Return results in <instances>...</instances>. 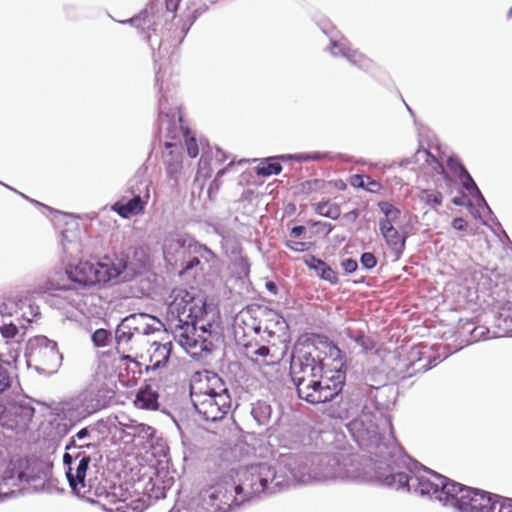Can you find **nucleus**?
I'll return each mask as SVG.
<instances>
[{"instance_id":"nucleus-29","label":"nucleus","mask_w":512,"mask_h":512,"mask_svg":"<svg viewBox=\"0 0 512 512\" xmlns=\"http://www.w3.org/2000/svg\"><path fill=\"white\" fill-rule=\"evenodd\" d=\"M134 319H128V317H125L121 323L117 326L115 331V339L117 342V350L125 352L128 348V344L133 338V336L136 334L135 331H133L134 326Z\"/></svg>"},{"instance_id":"nucleus-40","label":"nucleus","mask_w":512,"mask_h":512,"mask_svg":"<svg viewBox=\"0 0 512 512\" xmlns=\"http://www.w3.org/2000/svg\"><path fill=\"white\" fill-rule=\"evenodd\" d=\"M149 198H143L142 196L132 195V198L123 204L118 213L123 217H128L131 214H138L144 210Z\"/></svg>"},{"instance_id":"nucleus-31","label":"nucleus","mask_w":512,"mask_h":512,"mask_svg":"<svg viewBox=\"0 0 512 512\" xmlns=\"http://www.w3.org/2000/svg\"><path fill=\"white\" fill-rule=\"evenodd\" d=\"M24 461H10L7 468L5 469L2 482L6 486H21L23 483V477L26 475L23 473Z\"/></svg>"},{"instance_id":"nucleus-14","label":"nucleus","mask_w":512,"mask_h":512,"mask_svg":"<svg viewBox=\"0 0 512 512\" xmlns=\"http://www.w3.org/2000/svg\"><path fill=\"white\" fill-rule=\"evenodd\" d=\"M346 382V370L326 368L317 380L306 402L311 404L332 402L342 392Z\"/></svg>"},{"instance_id":"nucleus-50","label":"nucleus","mask_w":512,"mask_h":512,"mask_svg":"<svg viewBox=\"0 0 512 512\" xmlns=\"http://www.w3.org/2000/svg\"><path fill=\"white\" fill-rule=\"evenodd\" d=\"M378 207L380 211L385 215V218L382 220H388L391 224H393V222L400 217L401 211L389 201H380L378 203Z\"/></svg>"},{"instance_id":"nucleus-3","label":"nucleus","mask_w":512,"mask_h":512,"mask_svg":"<svg viewBox=\"0 0 512 512\" xmlns=\"http://www.w3.org/2000/svg\"><path fill=\"white\" fill-rule=\"evenodd\" d=\"M296 464L291 467L296 484L326 481L376 482V469L370 453L359 456L353 453H313L297 455L288 453ZM373 459L376 458L372 455Z\"/></svg>"},{"instance_id":"nucleus-21","label":"nucleus","mask_w":512,"mask_h":512,"mask_svg":"<svg viewBox=\"0 0 512 512\" xmlns=\"http://www.w3.org/2000/svg\"><path fill=\"white\" fill-rule=\"evenodd\" d=\"M182 151L181 141H166L165 149L162 153L163 163L166 167L167 175L178 183V175L182 169Z\"/></svg>"},{"instance_id":"nucleus-10","label":"nucleus","mask_w":512,"mask_h":512,"mask_svg":"<svg viewBox=\"0 0 512 512\" xmlns=\"http://www.w3.org/2000/svg\"><path fill=\"white\" fill-rule=\"evenodd\" d=\"M102 458L101 452H65L63 464L67 467L66 478L69 486L78 496L91 499L90 495L94 489V483L89 477L90 464L97 466Z\"/></svg>"},{"instance_id":"nucleus-43","label":"nucleus","mask_w":512,"mask_h":512,"mask_svg":"<svg viewBox=\"0 0 512 512\" xmlns=\"http://www.w3.org/2000/svg\"><path fill=\"white\" fill-rule=\"evenodd\" d=\"M188 254H197L206 263H210L215 258V254L206 245L194 239L188 240Z\"/></svg>"},{"instance_id":"nucleus-11","label":"nucleus","mask_w":512,"mask_h":512,"mask_svg":"<svg viewBox=\"0 0 512 512\" xmlns=\"http://www.w3.org/2000/svg\"><path fill=\"white\" fill-rule=\"evenodd\" d=\"M25 357L28 367L45 375L57 372L63 360L57 343L43 335L28 340Z\"/></svg>"},{"instance_id":"nucleus-42","label":"nucleus","mask_w":512,"mask_h":512,"mask_svg":"<svg viewBox=\"0 0 512 512\" xmlns=\"http://www.w3.org/2000/svg\"><path fill=\"white\" fill-rule=\"evenodd\" d=\"M281 171L282 166L276 157L265 158L257 167V174L261 176L278 175Z\"/></svg>"},{"instance_id":"nucleus-26","label":"nucleus","mask_w":512,"mask_h":512,"mask_svg":"<svg viewBox=\"0 0 512 512\" xmlns=\"http://www.w3.org/2000/svg\"><path fill=\"white\" fill-rule=\"evenodd\" d=\"M119 425L121 426L120 429L124 433V436L129 437L131 441H134L136 438L142 441H149L154 437L156 432L152 426L139 423L135 420H129L128 423L119 422Z\"/></svg>"},{"instance_id":"nucleus-18","label":"nucleus","mask_w":512,"mask_h":512,"mask_svg":"<svg viewBox=\"0 0 512 512\" xmlns=\"http://www.w3.org/2000/svg\"><path fill=\"white\" fill-rule=\"evenodd\" d=\"M123 24H130L141 31L146 33V40L149 42L150 47L154 50L155 42L153 36L157 37V26L160 24V16L154 12V7L151 5L150 8H146L134 17L122 21Z\"/></svg>"},{"instance_id":"nucleus-28","label":"nucleus","mask_w":512,"mask_h":512,"mask_svg":"<svg viewBox=\"0 0 512 512\" xmlns=\"http://www.w3.org/2000/svg\"><path fill=\"white\" fill-rule=\"evenodd\" d=\"M341 335L355 342L356 345L361 348L363 354L373 353L377 350L374 339L366 335L365 332L360 329H354L348 326L341 331Z\"/></svg>"},{"instance_id":"nucleus-33","label":"nucleus","mask_w":512,"mask_h":512,"mask_svg":"<svg viewBox=\"0 0 512 512\" xmlns=\"http://www.w3.org/2000/svg\"><path fill=\"white\" fill-rule=\"evenodd\" d=\"M158 393L150 386L140 388L136 394L135 404L137 407L146 410L158 409Z\"/></svg>"},{"instance_id":"nucleus-38","label":"nucleus","mask_w":512,"mask_h":512,"mask_svg":"<svg viewBox=\"0 0 512 512\" xmlns=\"http://www.w3.org/2000/svg\"><path fill=\"white\" fill-rule=\"evenodd\" d=\"M415 162L424 161L431 168V171L437 174L446 175L443 164L427 149H419L414 155Z\"/></svg>"},{"instance_id":"nucleus-53","label":"nucleus","mask_w":512,"mask_h":512,"mask_svg":"<svg viewBox=\"0 0 512 512\" xmlns=\"http://www.w3.org/2000/svg\"><path fill=\"white\" fill-rule=\"evenodd\" d=\"M200 265V258L197 254H186L180 262V275L187 274Z\"/></svg>"},{"instance_id":"nucleus-7","label":"nucleus","mask_w":512,"mask_h":512,"mask_svg":"<svg viewBox=\"0 0 512 512\" xmlns=\"http://www.w3.org/2000/svg\"><path fill=\"white\" fill-rule=\"evenodd\" d=\"M156 85L159 86L160 97L158 100V129L161 136L167 140L181 141V136L185 139L188 155L195 158L199 154V148L194 136H189L190 131L182 124V115L180 107L175 104L172 106L169 96L163 91L160 83V68L156 71Z\"/></svg>"},{"instance_id":"nucleus-22","label":"nucleus","mask_w":512,"mask_h":512,"mask_svg":"<svg viewBox=\"0 0 512 512\" xmlns=\"http://www.w3.org/2000/svg\"><path fill=\"white\" fill-rule=\"evenodd\" d=\"M379 230L395 260H399L406 247V236L401 234L388 220L379 221Z\"/></svg>"},{"instance_id":"nucleus-35","label":"nucleus","mask_w":512,"mask_h":512,"mask_svg":"<svg viewBox=\"0 0 512 512\" xmlns=\"http://www.w3.org/2000/svg\"><path fill=\"white\" fill-rule=\"evenodd\" d=\"M171 353V343H163L157 344L153 353L150 356L151 365L147 368H151L152 370H157L162 367H165L168 363L169 357Z\"/></svg>"},{"instance_id":"nucleus-16","label":"nucleus","mask_w":512,"mask_h":512,"mask_svg":"<svg viewBox=\"0 0 512 512\" xmlns=\"http://www.w3.org/2000/svg\"><path fill=\"white\" fill-rule=\"evenodd\" d=\"M323 32L330 39L329 51L334 57H344L352 65L366 71L373 67V62L358 50L352 49L348 39L342 36L335 28H332L331 31L324 29Z\"/></svg>"},{"instance_id":"nucleus-52","label":"nucleus","mask_w":512,"mask_h":512,"mask_svg":"<svg viewBox=\"0 0 512 512\" xmlns=\"http://www.w3.org/2000/svg\"><path fill=\"white\" fill-rule=\"evenodd\" d=\"M315 272L319 278L329 282L332 285L339 283V278L336 272L325 261H323V266L317 268Z\"/></svg>"},{"instance_id":"nucleus-48","label":"nucleus","mask_w":512,"mask_h":512,"mask_svg":"<svg viewBox=\"0 0 512 512\" xmlns=\"http://www.w3.org/2000/svg\"><path fill=\"white\" fill-rule=\"evenodd\" d=\"M60 243L62 246V251L67 259L76 257L80 253L79 242L76 240L68 239L67 234L64 232L61 234Z\"/></svg>"},{"instance_id":"nucleus-19","label":"nucleus","mask_w":512,"mask_h":512,"mask_svg":"<svg viewBox=\"0 0 512 512\" xmlns=\"http://www.w3.org/2000/svg\"><path fill=\"white\" fill-rule=\"evenodd\" d=\"M50 472V469L43 462L26 460L23 467V473L26 474L23 477V483L30 485L35 492L44 491L47 489L46 483L49 480Z\"/></svg>"},{"instance_id":"nucleus-27","label":"nucleus","mask_w":512,"mask_h":512,"mask_svg":"<svg viewBox=\"0 0 512 512\" xmlns=\"http://www.w3.org/2000/svg\"><path fill=\"white\" fill-rule=\"evenodd\" d=\"M163 254L168 263L177 265L178 259L176 256L180 254L183 257L188 254V240L173 236L167 237L163 244Z\"/></svg>"},{"instance_id":"nucleus-13","label":"nucleus","mask_w":512,"mask_h":512,"mask_svg":"<svg viewBox=\"0 0 512 512\" xmlns=\"http://www.w3.org/2000/svg\"><path fill=\"white\" fill-rule=\"evenodd\" d=\"M194 6L195 3L191 2L187 5V8L183 13V17L177 18L176 15H174L173 21L169 24L166 23L167 35L165 38H162L157 42L158 54L160 57L165 54L173 53L174 49L183 42L188 31L198 17L208 10V5L204 3L200 4L198 7Z\"/></svg>"},{"instance_id":"nucleus-9","label":"nucleus","mask_w":512,"mask_h":512,"mask_svg":"<svg viewBox=\"0 0 512 512\" xmlns=\"http://www.w3.org/2000/svg\"><path fill=\"white\" fill-rule=\"evenodd\" d=\"M167 306L168 329L190 322H202L207 315L206 298L195 291L175 288L169 295Z\"/></svg>"},{"instance_id":"nucleus-24","label":"nucleus","mask_w":512,"mask_h":512,"mask_svg":"<svg viewBox=\"0 0 512 512\" xmlns=\"http://www.w3.org/2000/svg\"><path fill=\"white\" fill-rule=\"evenodd\" d=\"M92 412L81 399L72 400L64 410L65 418L69 420L70 424H60L59 431L64 435L68 434L76 423L88 417Z\"/></svg>"},{"instance_id":"nucleus-44","label":"nucleus","mask_w":512,"mask_h":512,"mask_svg":"<svg viewBox=\"0 0 512 512\" xmlns=\"http://www.w3.org/2000/svg\"><path fill=\"white\" fill-rule=\"evenodd\" d=\"M315 213L333 220L340 217L341 210L339 205L330 203L329 201H322L315 205Z\"/></svg>"},{"instance_id":"nucleus-6","label":"nucleus","mask_w":512,"mask_h":512,"mask_svg":"<svg viewBox=\"0 0 512 512\" xmlns=\"http://www.w3.org/2000/svg\"><path fill=\"white\" fill-rule=\"evenodd\" d=\"M191 401L200 418L205 422L221 421L231 410V396L220 376L211 373L207 376L205 388L191 390Z\"/></svg>"},{"instance_id":"nucleus-64","label":"nucleus","mask_w":512,"mask_h":512,"mask_svg":"<svg viewBox=\"0 0 512 512\" xmlns=\"http://www.w3.org/2000/svg\"><path fill=\"white\" fill-rule=\"evenodd\" d=\"M322 184H323V181H322V180L314 179V180H312V181H307V182H305V184H304V188H307L308 190H311V189H318V188H321V187H322Z\"/></svg>"},{"instance_id":"nucleus-23","label":"nucleus","mask_w":512,"mask_h":512,"mask_svg":"<svg viewBox=\"0 0 512 512\" xmlns=\"http://www.w3.org/2000/svg\"><path fill=\"white\" fill-rule=\"evenodd\" d=\"M315 346H310V348L318 349V354L323 353L325 357L332 360L334 363L333 370H346V355L345 353L327 336L325 335H317Z\"/></svg>"},{"instance_id":"nucleus-41","label":"nucleus","mask_w":512,"mask_h":512,"mask_svg":"<svg viewBox=\"0 0 512 512\" xmlns=\"http://www.w3.org/2000/svg\"><path fill=\"white\" fill-rule=\"evenodd\" d=\"M491 501L487 504L484 512H512V499L491 494Z\"/></svg>"},{"instance_id":"nucleus-2","label":"nucleus","mask_w":512,"mask_h":512,"mask_svg":"<svg viewBox=\"0 0 512 512\" xmlns=\"http://www.w3.org/2000/svg\"><path fill=\"white\" fill-rule=\"evenodd\" d=\"M296 464L294 458L281 454L274 463H254L237 472L239 483L222 478L215 485L203 490V506L212 512H228L260 495H272L295 485L290 471Z\"/></svg>"},{"instance_id":"nucleus-20","label":"nucleus","mask_w":512,"mask_h":512,"mask_svg":"<svg viewBox=\"0 0 512 512\" xmlns=\"http://www.w3.org/2000/svg\"><path fill=\"white\" fill-rule=\"evenodd\" d=\"M96 430L94 425L81 428L67 440L65 445L66 452H101L99 444L92 441Z\"/></svg>"},{"instance_id":"nucleus-60","label":"nucleus","mask_w":512,"mask_h":512,"mask_svg":"<svg viewBox=\"0 0 512 512\" xmlns=\"http://www.w3.org/2000/svg\"><path fill=\"white\" fill-rule=\"evenodd\" d=\"M304 263L309 269L314 271H316L320 266H323V260L314 255H308L305 257Z\"/></svg>"},{"instance_id":"nucleus-57","label":"nucleus","mask_w":512,"mask_h":512,"mask_svg":"<svg viewBox=\"0 0 512 512\" xmlns=\"http://www.w3.org/2000/svg\"><path fill=\"white\" fill-rule=\"evenodd\" d=\"M447 166L450 169V171L457 175L458 177L461 176L464 171H467V169L464 167V165L457 159L450 157L447 160Z\"/></svg>"},{"instance_id":"nucleus-36","label":"nucleus","mask_w":512,"mask_h":512,"mask_svg":"<svg viewBox=\"0 0 512 512\" xmlns=\"http://www.w3.org/2000/svg\"><path fill=\"white\" fill-rule=\"evenodd\" d=\"M150 184L151 182L145 177L144 173H136L129 181L128 190L131 195L150 198Z\"/></svg>"},{"instance_id":"nucleus-17","label":"nucleus","mask_w":512,"mask_h":512,"mask_svg":"<svg viewBox=\"0 0 512 512\" xmlns=\"http://www.w3.org/2000/svg\"><path fill=\"white\" fill-rule=\"evenodd\" d=\"M34 414L35 408L32 405V399L23 397L9 403V406L0 415V424L11 429L14 426L25 427L32 420Z\"/></svg>"},{"instance_id":"nucleus-49","label":"nucleus","mask_w":512,"mask_h":512,"mask_svg":"<svg viewBox=\"0 0 512 512\" xmlns=\"http://www.w3.org/2000/svg\"><path fill=\"white\" fill-rule=\"evenodd\" d=\"M8 362L0 360V394L7 391L13 382V375Z\"/></svg>"},{"instance_id":"nucleus-63","label":"nucleus","mask_w":512,"mask_h":512,"mask_svg":"<svg viewBox=\"0 0 512 512\" xmlns=\"http://www.w3.org/2000/svg\"><path fill=\"white\" fill-rule=\"evenodd\" d=\"M451 225L455 230H458V231H463V230H466V228H467L466 221L461 217L454 218L452 220Z\"/></svg>"},{"instance_id":"nucleus-58","label":"nucleus","mask_w":512,"mask_h":512,"mask_svg":"<svg viewBox=\"0 0 512 512\" xmlns=\"http://www.w3.org/2000/svg\"><path fill=\"white\" fill-rule=\"evenodd\" d=\"M108 333L105 329H98L92 335L94 344L98 347L105 346Z\"/></svg>"},{"instance_id":"nucleus-8","label":"nucleus","mask_w":512,"mask_h":512,"mask_svg":"<svg viewBox=\"0 0 512 512\" xmlns=\"http://www.w3.org/2000/svg\"><path fill=\"white\" fill-rule=\"evenodd\" d=\"M326 364L318 354V349H296L291 357L290 375L300 399L307 400L317 380H319Z\"/></svg>"},{"instance_id":"nucleus-55","label":"nucleus","mask_w":512,"mask_h":512,"mask_svg":"<svg viewBox=\"0 0 512 512\" xmlns=\"http://www.w3.org/2000/svg\"><path fill=\"white\" fill-rule=\"evenodd\" d=\"M124 507L131 508L135 512H142L148 507V504L145 500L137 498L131 500L130 503H126L125 505L118 507L117 509L120 510Z\"/></svg>"},{"instance_id":"nucleus-54","label":"nucleus","mask_w":512,"mask_h":512,"mask_svg":"<svg viewBox=\"0 0 512 512\" xmlns=\"http://www.w3.org/2000/svg\"><path fill=\"white\" fill-rule=\"evenodd\" d=\"M181 0H165V3H166V11L167 13H172V17L175 15L174 13L177 11L178 9V6L180 4ZM173 21V18L171 19L170 23ZM166 23L169 24L168 22V19L166 18L165 20V25H164V29L162 31V34H161V37L159 38L158 42L162 39V38H165L166 35H167V32H166Z\"/></svg>"},{"instance_id":"nucleus-32","label":"nucleus","mask_w":512,"mask_h":512,"mask_svg":"<svg viewBox=\"0 0 512 512\" xmlns=\"http://www.w3.org/2000/svg\"><path fill=\"white\" fill-rule=\"evenodd\" d=\"M459 179L462 183V186L464 189L468 191V193L475 197L478 203V206L487 214L492 215V210L487 204L486 200L484 199L481 191L479 190L478 186L476 185L475 181L471 177L468 171H464V173L459 176Z\"/></svg>"},{"instance_id":"nucleus-37","label":"nucleus","mask_w":512,"mask_h":512,"mask_svg":"<svg viewBox=\"0 0 512 512\" xmlns=\"http://www.w3.org/2000/svg\"><path fill=\"white\" fill-rule=\"evenodd\" d=\"M128 319H134L133 331L140 335H149L156 331V328L150 321H154L155 318L145 313L131 314L127 316Z\"/></svg>"},{"instance_id":"nucleus-59","label":"nucleus","mask_w":512,"mask_h":512,"mask_svg":"<svg viewBox=\"0 0 512 512\" xmlns=\"http://www.w3.org/2000/svg\"><path fill=\"white\" fill-rule=\"evenodd\" d=\"M233 165V161H231L227 167L223 168V169H220L218 172H217V175L215 177V179L212 181L211 185H210V188H209V195H211L212 193V190L215 189V190H218L220 188V177H222L229 169L230 166Z\"/></svg>"},{"instance_id":"nucleus-56","label":"nucleus","mask_w":512,"mask_h":512,"mask_svg":"<svg viewBox=\"0 0 512 512\" xmlns=\"http://www.w3.org/2000/svg\"><path fill=\"white\" fill-rule=\"evenodd\" d=\"M361 265L368 270L373 269L377 265V258L371 252H365L360 257Z\"/></svg>"},{"instance_id":"nucleus-5","label":"nucleus","mask_w":512,"mask_h":512,"mask_svg":"<svg viewBox=\"0 0 512 512\" xmlns=\"http://www.w3.org/2000/svg\"><path fill=\"white\" fill-rule=\"evenodd\" d=\"M143 264H137L129 260L128 255L124 253L106 256L96 263L89 261H80L76 265L69 264L66 267L67 278L72 286L54 287L50 282L51 289L68 290L78 287L94 286L96 284H105L114 279L119 282L131 281L136 275L141 273Z\"/></svg>"},{"instance_id":"nucleus-25","label":"nucleus","mask_w":512,"mask_h":512,"mask_svg":"<svg viewBox=\"0 0 512 512\" xmlns=\"http://www.w3.org/2000/svg\"><path fill=\"white\" fill-rule=\"evenodd\" d=\"M172 485L173 477H168L167 473L156 472L155 476L150 477L145 483L144 493L149 499L159 500L166 497Z\"/></svg>"},{"instance_id":"nucleus-47","label":"nucleus","mask_w":512,"mask_h":512,"mask_svg":"<svg viewBox=\"0 0 512 512\" xmlns=\"http://www.w3.org/2000/svg\"><path fill=\"white\" fill-rule=\"evenodd\" d=\"M239 320L245 326L244 334H247L248 330H252L256 334H259L262 330L260 321H258L255 317H253L250 310L242 311L240 313V315L237 317V321H239Z\"/></svg>"},{"instance_id":"nucleus-61","label":"nucleus","mask_w":512,"mask_h":512,"mask_svg":"<svg viewBox=\"0 0 512 512\" xmlns=\"http://www.w3.org/2000/svg\"><path fill=\"white\" fill-rule=\"evenodd\" d=\"M285 245L287 248L295 252H302L307 249V243L300 241L288 240Z\"/></svg>"},{"instance_id":"nucleus-45","label":"nucleus","mask_w":512,"mask_h":512,"mask_svg":"<svg viewBox=\"0 0 512 512\" xmlns=\"http://www.w3.org/2000/svg\"><path fill=\"white\" fill-rule=\"evenodd\" d=\"M351 185L356 188H363L369 192H377L380 189V183L366 175H354L351 177Z\"/></svg>"},{"instance_id":"nucleus-51","label":"nucleus","mask_w":512,"mask_h":512,"mask_svg":"<svg viewBox=\"0 0 512 512\" xmlns=\"http://www.w3.org/2000/svg\"><path fill=\"white\" fill-rule=\"evenodd\" d=\"M281 159H295L296 161H320L325 159H331L328 153H320V152H313V153H300L296 155H283L280 156Z\"/></svg>"},{"instance_id":"nucleus-15","label":"nucleus","mask_w":512,"mask_h":512,"mask_svg":"<svg viewBox=\"0 0 512 512\" xmlns=\"http://www.w3.org/2000/svg\"><path fill=\"white\" fill-rule=\"evenodd\" d=\"M437 358L431 359L426 345H417L410 349L407 356L399 357L393 369L400 379L412 377L418 372H426L436 365Z\"/></svg>"},{"instance_id":"nucleus-1","label":"nucleus","mask_w":512,"mask_h":512,"mask_svg":"<svg viewBox=\"0 0 512 512\" xmlns=\"http://www.w3.org/2000/svg\"><path fill=\"white\" fill-rule=\"evenodd\" d=\"M351 430L362 445L374 449L377 483L438 500L456 512H484L491 501L492 493L453 481L412 459L395 438L389 444H377L362 420L354 421Z\"/></svg>"},{"instance_id":"nucleus-12","label":"nucleus","mask_w":512,"mask_h":512,"mask_svg":"<svg viewBox=\"0 0 512 512\" xmlns=\"http://www.w3.org/2000/svg\"><path fill=\"white\" fill-rule=\"evenodd\" d=\"M209 321L190 322L169 329L179 344L194 358H200L204 353L213 350V335Z\"/></svg>"},{"instance_id":"nucleus-30","label":"nucleus","mask_w":512,"mask_h":512,"mask_svg":"<svg viewBox=\"0 0 512 512\" xmlns=\"http://www.w3.org/2000/svg\"><path fill=\"white\" fill-rule=\"evenodd\" d=\"M246 355L249 360L262 365H270L274 363L273 355L270 348L266 345L258 346L257 344L247 343L244 345Z\"/></svg>"},{"instance_id":"nucleus-39","label":"nucleus","mask_w":512,"mask_h":512,"mask_svg":"<svg viewBox=\"0 0 512 512\" xmlns=\"http://www.w3.org/2000/svg\"><path fill=\"white\" fill-rule=\"evenodd\" d=\"M0 334L7 344H11L20 343L23 339L24 333H20L18 324L11 320H6L1 324Z\"/></svg>"},{"instance_id":"nucleus-62","label":"nucleus","mask_w":512,"mask_h":512,"mask_svg":"<svg viewBox=\"0 0 512 512\" xmlns=\"http://www.w3.org/2000/svg\"><path fill=\"white\" fill-rule=\"evenodd\" d=\"M342 268L345 270L346 273H353L358 268V263L356 260L352 258H347L341 262Z\"/></svg>"},{"instance_id":"nucleus-34","label":"nucleus","mask_w":512,"mask_h":512,"mask_svg":"<svg viewBox=\"0 0 512 512\" xmlns=\"http://www.w3.org/2000/svg\"><path fill=\"white\" fill-rule=\"evenodd\" d=\"M272 406L264 400H258L252 403L251 415L260 426H268L272 419Z\"/></svg>"},{"instance_id":"nucleus-46","label":"nucleus","mask_w":512,"mask_h":512,"mask_svg":"<svg viewBox=\"0 0 512 512\" xmlns=\"http://www.w3.org/2000/svg\"><path fill=\"white\" fill-rule=\"evenodd\" d=\"M419 200L431 208H436L442 205L443 196L437 190L423 189L419 193Z\"/></svg>"},{"instance_id":"nucleus-4","label":"nucleus","mask_w":512,"mask_h":512,"mask_svg":"<svg viewBox=\"0 0 512 512\" xmlns=\"http://www.w3.org/2000/svg\"><path fill=\"white\" fill-rule=\"evenodd\" d=\"M379 391L380 388H371L369 396L365 399L361 408L360 404L356 402L357 398L351 397H342L337 404L330 403L326 408V413L331 418L341 420L351 418L350 422L347 424V429L359 447L366 451V453H370L372 460L374 453L370 451V447L362 445L357 440L356 434L351 430V424L356 420H362L364 430L371 432L370 434H374V440L377 444H389L392 439H394L392 419L390 415L386 413L385 409L376 401V393ZM371 450L373 449L371 448Z\"/></svg>"}]
</instances>
